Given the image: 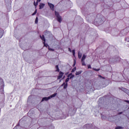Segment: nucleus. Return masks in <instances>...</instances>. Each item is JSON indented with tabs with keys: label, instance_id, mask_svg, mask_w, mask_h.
Wrapping results in <instances>:
<instances>
[{
	"label": "nucleus",
	"instance_id": "nucleus-18",
	"mask_svg": "<svg viewBox=\"0 0 129 129\" xmlns=\"http://www.w3.org/2000/svg\"><path fill=\"white\" fill-rule=\"evenodd\" d=\"M37 14V10L32 14V16H35Z\"/></svg>",
	"mask_w": 129,
	"mask_h": 129
},
{
	"label": "nucleus",
	"instance_id": "nucleus-12",
	"mask_svg": "<svg viewBox=\"0 0 129 129\" xmlns=\"http://www.w3.org/2000/svg\"><path fill=\"white\" fill-rule=\"evenodd\" d=\"M56 95H57V93H54V94L51 95L49 97H50V98H53V97H55V96H56Z\"/></svg>",
	"mask_w": 129,
	"mask_h": 129
},
{
	"label": "nucleus",
	"instance_id": "nucleus-14",
	"mask_svg": "<svg viewBox=\"0 0 129 129\" xmlns=\"http://www.w3.org/2000/svg\"><path fill=\"white\" fill-rule=\"evenodd\" d=\"M81 73H82V71L77 72L76 73V75H80V74H81Z\"/></svg>",
	"mask_w": 129,
	"mask_h": 129
},
{
	"label": "nucleus",
	"instance_id": "nucleus-22",
	"mask_svg": "<svg viewBox=\"0 0 129 129\" xmlns=\"http://www.w3.org/2000/svg\"><path fill=\"white\" fill-rule=\"evenodd\" d=\"M88 69H91V66L90 64H88Z\"/></svg>",
	"mask_w": 129,
	"mask_h": 129
},
{
	"label": "nucleus",
	"instance_id": "nucleus-25",
	"mask_svg": "<svg viewBox=\"0 0 129 129\" xmlns=\"http://www.w3.org/2000/svg\"><path fill=\"white\" fill-rule=\"evenodd\" d=\"M75 65H76V60H74V63L73 64V67H74V66H75Z\"/></svg>",
	"mask_w": 129,
	"mask_h": 129
},
{
	"label": "nucleus",
	"instance_id": "nucleus-2",
	"mask_svg": "<svg viewBox=\"0 0 129 129\" xmlns=\"http://www.w3.org/2000/svg\"><path fill=\"white\" fill-rule=\"evenodd\" d=\"M41 39L43 41V44H44V47H48V44H46L45 42H46V39H45V36H44V35L42 36H40Z\"/></svg>",
	"mask_w": 129,
	"mask_h": 129
},
{
	"label": "nucleus",
	"instance_id": "nucleus-4",
	"mask_svg": "<svg viewBox=\"0 0 129 129\" xmlns=\"http://www.w3.org/2000/svg\"><path fill=\"white\" fill-rule=\"evenodd\" d=\"M63 75H64V73H63V72H60L59 75L57 77V79H61V78H62V77H63Z\"/></svg>",
	"mask_w": 129,
	"mask_h": 129
},
{
	"label": "nucleus",
	"instance_id": "nucleus-8",
	"mask_svg": "<svg viewBox=\"0 0 129 129\" xmlns=\"http://www.w3.org/2000/svg\"><path fill=\"white\" fill-rule=\"evenodd\" d=\"M40 2H41V0H37L36 3L34 2V5L35 7H37V6H38V3H40Z\"/></svg>",
	"mask_w": 129,
	"mask_h": 129
},
{
	"label": "nucleus",
	"instance_id": "nucleus-6",
	"mask_svg": "<svg viewBox=\"0 0 129 129\" xmlns=\"http://www.w3.org/2000/svg\"><path fill=\"white\" fill-rule=\"evenodd\" d=\"M61 86H63L64 89H66V88H67V87L68 86V84H67V83L65 84V83H63L61 85Z\"/></svg>",
	"mask_w": 129,
	"mask_h": 129
},
{
	"label": "nucleus",
	"instance_id": "nucleus-5",
	"mask_svg": "<svg viewBox=\"0 0 129 129\" xmlns=\"http://www.w3.org/2000/svg\"><path fill=\"white\" fill-rule=\"evenodd\" d=\"M49 99H51V97H44L42 98L41 101H47V100H49Z\"/></svg>",
	"mask_w": 129,
	"mask_h": 129
},
{
	"label": "nucleus",
	"instance_id": "nucleus-23",
	"mask_svg": "<svg viewBox=\"0 0 129 129\" xmlns=\"http://www.w3.org/2000/svg\"><path fill=\"white\" fill-rule=\"evenodd\" d=\"M48 49L49 50V51H54V49L51 48L50 47H48Z\"/></svg>",
	"mask_w": 129,
	"mask_h": 129
},
{
	"label": "nucleus",
	"instance_id": "nucleus-3",
	"mask_svg": "<svg viewBox=\"0 0 129 129\" xmlns=\"http://www.w3.org/2000/svg\"><path fill=\"white\" fill-rule=\"evenodd\" d=\"M48 5L50 9H51V10L54 11V5H53L50 3H48Z\"/></svg>",
	"mask_w": 129,
	"mask_h": 129
},
{
	"label": "nucleus",
	"instance_id": "nucleus-32",
	"mask_svg": "<svg viewBox=\"0 0 129 129\" xmlns=\"http://www.w3.org/2000/svg\"><path fill=\"white\" fill-rule=\"evenodd\" d=\"M30 113V112H28V114Z\"/></svg>",
	"mask_w": 129,
	"mask_h": 129
},
{
	"label": "nucleus",
	"instance_id": "nucleus-20",
	"mask_svg": "<svg viewBox=\"0 0 129 129\" xmlns=\"http://www.w3.org/2000/svg\"><path fill=\"white\" fill-rule=\"evenodd\" d=\"M93 70H95V71H99V70H100V69H93Z\"/></svg>",
	"mask_w": 129,
	"mask_h": 129
},
{
	"label": "nucleus",
	"instance_id": "nucleus-26",
	"mask_svg": "<svg viewBox=\"0 0 129 129\" xmlns=\"http://www.w3.org/2000/svg\"><path fill=\"white\" fill-rule=\"evenodd\" d=\"M69 52H72V50H71V48H69Z\"/></svg>",
	"mask_w": 129,
	"mask_h": 129
},
{
	"label": "nucleus",
	"instance_id": "nucleus-10",
	"mask_svg": "<svg viewBox=\"0 0 129 129\" xmlns=\"http://www.w3.org/2000/svg\"><path fill=\"white\" fill-rule=\"evenodd\" d=\"M86 58V55H85V54H84L82 57L81 61H84Z\"/></svg>",
	"mask_w": 129,
	"mask_h": 129
},
{
	"label": "nucleus",
	"instance_id": "nucleus-11",
	"mask_svg": "<svg viewBox=\"0 0 129 129\" xmlns=\"http://www.w3.org/2000/svg\"><path fill=\"white\" fill-rule=\"evenodd\" d=\"M3 35L4 33H3V30H2V29H0V39L3 37Z\"/></svg>",
	"mask_w": 129,
	"mask_h": 129
},
{
	"label": "nucleus",
	"instance_id": "nucleus-7",
	"mask_svg": "<svg viewBox=\"0 0 129 129\" xmlns=\"http://www.w3.org/2000/svg\"><path fill=\"white\" fill-rule=\"evenodd\" d=\"M45 7V4L43 3H40L39 5V9L41 10V9H43Z\"/></svg>",
	"mask_w": 129,
	"mask_h": 129
},
{
	"label": "nucleus",
	"instance_id": "nucleus-29",
	"mask_svg": "<svg viewBox=\"0 0 129 129\" xmlns=\"http://www.w3.org/2000/svg\"><path fill=\"white\" fill-rule=\"evenodd\" d=\"M121 113H122V112H120L118 113V114H121Z\"/></svg>",
	"mask_w": 129,
	"mask_h": 129
},
{
	"label": "nucleus",
	"instance_id": "nucleus-13",
	"mask_svg": "<svg viewBox=\"0 0 129 129\" xmlns=\"http://www.w3.org/2000/svg\"><path fill=\"white\" fill-rule=\"evenodd\" d=\"M55 69H56V71L57 72H59V71H60V70L59 69V67H58V65L55 66Z\"/></svg>",
	"mask_w": 129,
	"mask_h": 129
},
{
	"label": "nucleus",
	"instance_id": "nucleus-9",
	"mask_svg": "<svg viewBox=\"0 0 129 129\" xmlns=\"http://www.w3.org/2000/svg\"><path fill=\"white\" fill-rule=\"evenodd\" d=\"M78 57L79 59H81V57H82V53H81L80 52H78Z\"/></svg>",
	"mask_w": 129,
	"mask_h": 129
},
{
	"label": "nucleus",
	"instance_id": "nucleus-24",
	"mask_svg": "<svg viewBox=\"0 0 129 129\" xmlns=\"http://www.w3.org/2000/svg\"><path fill=\"white\" fill-rule=\"evenodd\" d=\"M69 78H68L66 80V83H67V82H68L69 81Z\"/></svg>",
	"mask_w": 129,
	"mask_h": 129
},
{
	"label": "nucleus",
	"instance_id": "nucleus-16",
	"mask_svg": "<svg viewBox=\"0 0 129 129\" xmlns=\"http://www.w3.org/2000/svg\"><path fill=\"white\" fill-rule=\"evenodd\" d=\"M75 71H76V68H74L72 70V72H75Z\"/></svg>",
	"mask_w": 129,
	"mask_h": 129
},
{
	"label": "nucleus",
	"instance_id": "nucleus-19",
	"mask_svg": "<svg viewBox=\"0 0 129 129\" xmlns=\"http://www.w3.org/2000/svg\"><path fill=\"white\" fill-rule=\"evenodd\" d=\"M122 127H120V126H118V127H116L115 129H122Z\"/></svg>",
	"mask_w": 129,
	"mask_h": 129
},
{
	"label": "nucleus",
	"instance_id": "nucleus-21",
	"mask_svg": "<svg viewBox=\"0 0 129 129\" xmlns=\"http://www.w3.org/2000/svg\"><path fill=\"white\" fill-rule=\"evenodd\" d=\"M35 24H38V17H36V18Z\"/></svg>",
	"mask_w": 129,
	"mask_h": 129
},
{
	"label": "nucleus",
	"instance_id": "nucleus-31",
	"mask_svg": "<svg viewBox=\"0 0 129 129\" xmlns=\"http://www.w3.org/2000/svg\"><path fill=\"white\" fill-rule=\"evenodd\" d=\"M70 75H72V74H70L69 75V76H70Z\"/></svg>",
	"mask_w": 129,
	"mask_h": 129
},
{
	"label": "nucleus",
	"instance_id": "nucleus-28",
	"mask_svg": "<svg viewBox=\"0 0 129 129\" xmlns=\"http://www.w3.org/2000/svg\"><path fill=\"white\" fill-rule=\"evenodd\" d=\"M127 90H126V89L123 88V91H126Z\"/></svg>",
	"mask_w": 129,
	"mask_h": 129
},
{
	"label": "nucleus",
	"instance_id": "nucleus-17",
	"mask_svg": "<svg viewBox=\"0 0 129 129\" xmlns=\"http://www.w3.org/2000/svg\"><path fill=\"white\" fill-rule=\"evenodd\" d=\"M72 52H73V56H75V50H74V49L73 50Z\"/></svg>",
	"mask_w": 129,
	"mask_h": 129
},
{
	"label": "nucleus",
	"instance_id": "nucleus-27",
	"mask_svg": "<svg viewBox=\"0 0 129 129\" xmlns=\"http://www.w3.org/2000/svg\"><path fill=\"white\" fill-rule=\"evenodd\" d=\"M73 77H74V75L71 76L70 77V79H72V78H73Z\"/></svg>",
	"mask_w": 129,
	"mask_h": 129
},
{
	"label": "nucleus",
	"instance_id": "nucleus-1",
	"mask_svg": "<svg viewBox=\"0 0 129 129\" xmlns=\"http://www.w3.org/2000/svg\"><path fill=\"white\" fill-rule=\"evenodd\" d=\"M55 17L57 18V20L59 23H61L62 22V17L60 16V15L59 14V13L57 12L56 11H55Z\"/></svg>",
	"mask_w": 129,
	"mask_h": 129
},
{
	"label": "nucleus",
	"instance_id": "nucleus-30",
	"mask_svg": "<svg viewBox=\"0 0 129 129\" xmlns=\"http://www.w3.org/2000/svg\"><path fill=\"white\" fill-rule=\"evenodd\" d=\"M99 77H101V78H104L101 77V76H100V75H99Z\"/></svg>",
	"mask_w": 129,
	"mask_h": 129
},
{
	"label": "nucleus",
	"instance_id": "nucleus-15",
	"mask_svg": "<svg viewBox=\"0 0 129 129\" xmlns=\"http://www.w3.org/2000/svg\"><path fill=\"white\" fill-rule=\"evenodd\" d=\"M82 61V64L83 66H86V64H85V62H84V60H81Z\"/></svg>",
	"mask_w": 129,
	"mask_h": 129
}]
</instances>
